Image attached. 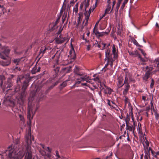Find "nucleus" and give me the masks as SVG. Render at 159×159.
<instances>
[{
    "label": "nucleus",
    "instance_id": "obj_1",
    "mask_svg": "<svg viewBox=\"0 0 159 159\" xmlns=\"http://www.w3.org/2000/svg\"><path fill=\"white\" fill-rule=\"evenodd\" d=\"M25 154L24 149L16 145H11L4 151L0 152V156H7L10 159H21Z\"/></svg>",
    "mask_w": 159,
    "mask_h": 159
},
{
    "label": "nucleus",
    "instance_id": "obj_2",
    "mask_svg": "<svg viewBox=\"0 0 159 159\" xmlns=\"http://www.w3.org/2000/svg\"><path fill=\"white\" fill-rule=\"evenodd\" d=\"M43 148V150H39V152L41 154L45 157L44 159H58L61 158L58 151L56 150L54 154L56 158L53 159L54 157L51 153L52 149L49 147L45 146L43 144H41Z\"/></svg>",
    "mask_w": 159,
    "mask_h": 159
},
{
    "label": "nucleus",
    "instance_id": "obj_3",
    "mask_svg": "<svg viewBox=\"0 0 159 159\" xmlns=\"http://www.w3.org/2000/svg\"><path fill=\"white\" fill-rule=\"evenodd\" d=\"M30 100V99H29L28 103L29 110L28 117L29 120H31L33 118L34 115L35 114L36 108L32 106Z\"/></svg>",
    "mask_w": 159,
    "mask_h": 159
},
{
    "label": "nucleus",
    "instance_id": "obj_4",
    "mask_svg": "<svg viewBox=\"0 0 159 159\" xmlns=\"http://www.w3.org/2000/svg\"><path fill=\"white\" fill-rule=\"evenodd\" d=\"M98 1V0H96V2L95 3L94 7L93 6V7L89 9V11L88 12L86 11V12L85 14V19L83 22V23L84 24V25H86L88 24V20L90 15L91 12L93 11L94 9L97 6Z\"/></svg>",
    "mask_w": 159,
    "mask_h": 159
},
{
    "label": "nucleus",
    "instance_id": "obj_5",
    "mask_svg": "<svg viewBox=\"0 0 159 159\" xmlns=\"http://www.w3.org/2000/svg\"><path fill=\"white\" fill-rule=\"evenodd\" d=\"M150 151L151 152L153 157L155 158H156L158 154H159V151L155 152L149 148V149H147L145 151L144 159H150Z\"/></svg>",
    "mask_w": 159,
    "mask_h": 159
},
{
    "label": "nucleus",
    "instance_id": "obj_6",
    "mask_svg": "<svg viewBox=\"0 0 159 159\" xmlns=\"http://www.w3.org/2000/svg\"><path fill=\"white\" fill-rule=\"evenodd\" d=\"M146 72L143 77V80L146 81L147 79L150 77V75L152 74V73L153 72V71L151 72L154 68L153 67H152L150 65L149 66H147L146 67ZM154 72H155L154 71Z\"/></svg>",
    "mask_w": 159,
    "mask_h": 159
},
{
    "label": "nucleus",
    "instance_id": "obj_7",
    "mask_svg": "<svg viewBox=\"0 0 159 159\" xmlns=\"http://www.w3.org/2000/svg\"><path fill=\"white\" fill-rule=\"evenodd\" d=\"M10 49L8 48L4 47L2 48L0 44V56L1 58L4 59L10 52Z\"/></svg>",
    "mask_w": 159,
    "mask_h": 159
},
{
    "label": "nucleus",
    "instance_id": "obj_8",
    "mask_svg": "<svg viewBox=\"0 0 159 159\" xmlns=\"http://www.w3.org/2000/svg\"><path fill=\"white\" fill-rule=\"evenodd\" d=\"M150 65L154 68V71H159V57L153 61Z\"/></svg>",
    "mask_w": 159,
    "mask_h": 159
},
{
    "label": "nucleus",
    "instance_id": "obj_9",
    "mask_svg": "<svg viewBox=\"0 0 159 159\" xmlns=\"http://www.w3.org/2000/svg\"><path fill=\"white\" fill-rule=\"evenodd\" d=\"M100 89L105 94H110L112 91L110 88L108 87L103 84H100Z\"/></svg>",
    "mask_w": 159,
    "mask_h": 159
},
{
    "label": "nucleus",
    "instance_id": "obj_10",
    "mask_svg": "<svg viewBox=\"0 0 159 159\" xmlns=\"http://www.w3.org/2000/svg\"><path fill=\"white\" fill-rule=\"evenodd\" d=\"M64 54L65 53L63 52L62 49H60L57 51V52L54 55V56L57 57V62L61 60L62 55Z\"/></svg>",
    "mask_w": 159,
    "mask_h": 159
},
{
    "label": "nucleus",
    "instance_id": "obj_11",
    "mask_svg": "<svg viewBox=\"0 0 159 159\" xmlns=\"http://www.w3.org/2000/svg\"><path fill=\"white\" fill-rule=\"evenodd\" d=\"M111 27H110L108 29L107 31L105 32H100L97 30H94V33L95 35L98 37H102L105 35H107L109 33L111 30Z\"/></svg>",
    "mask_w": 159,
    "mask_h": 159
},
{
    "label": "nucleus",
    "instance_id": "obj_12",
    "mask_svg": "<svg viewBox=\"0 0 159 159\" xmlns=\"http://www.w3.org/2000/svg\"><path fill=\"white\" fill-rule=\"evenodd\" d=\"M69 40V39L67 37L63 38L62 36L60 35L59 38H56L55 39V41L58 44H60L63 43L66 41L67 42Z\"/></svg>",
    "mask_w": 159,
    "mask_h": 159
},
{
    "label": "nucleus",
    "instance_id": "obj_13",
    "mask_svg": "<svg viewBox=\"0 0 159 159\" xmlns=\"http://www.w3.org/2000/svg\"><path fill=\"white\" fill-rule=\"evenodd\" d=\"M128 80L129 78L127 77V76H126L125 77L124 82V84H125V88L123 92V94L125 95L127 94L129 88V85L128 83Z\"/></svg>",
    "mask_w": 159,
    "mask_h": 159
},
{
    "label": "nucleus",
    "instance_id": "obj_14",
    "mask_svg": "<svg viewBox=\"0 0 159 159\" xmlns=\"http://www.w3.org/2000/svg\"><path fill=\"white\" fill-rule=\"evenodd\" d=\"M106 58L105 59L107 60V59H108V60H110V61L112 62L114 61V60L112 58V55L110 53V50L108 48L107 49L106 51Z\"/></svg>",
    "mask_w": 159,
    "mask_h": 159
},
{
    "label": "nucleus",
    "instance_id": "obj_15",
    "mask_svg": "<svg viewBox=\"0 0 159 159\" xmlns=\"http://www.w3.org/2000/svg\"><path fill=\"white\" fill-rule=\"evenodd\" d=\"M138 49L143 54L145 58V59L142 58V57H141L140 55L139 54H138V56L140 60L142 62H144L148 60V58L146 56V54L144 52L143 50L140 48H139Z\"/></svg>",
    "mask_w": 159,
    "mask_h": 159
},
{
    "label": "nucleus",
    "instance_id": "obj_16",
    "mask_svg": "<svg viewBox=\"0 0 159 159\" xmlns=\"http://www.w3.org/2000/svg\"><path fill=\"white\" fill-rule=\"evenodd\" d=\"M90 79L88 76L85 75L84 77H80V78L78 79V81L76 82V83L79 84L81 82H83L84 81H86V82H88L89 80Z\"/></svg>",
    "mask_w": 159,
    "mask_h": 159
},
{
    "label": "nucleus",
    "instance_id": "obj_17",
    "mask_svg": "<svg viewBox=\"0 0 159 159\" xmlns=\"http://www.w3.org/2000/svg\"><path fill=\"white\" fill-rule=\"evenodd\" d=\"M68 57L70 59H75V53L73 47H72L71 48L69 52V55H68Z\"/></svg>",
    "mask_w": 159,
    "mask_h": 159
},
{
    "label": "nucleus",
    "instance_id": "obj_18",
    "mask_svg": "<svg viewBox=\"0 0 159 159\" xmlns=\"http://www.w3.org/2000/svg\"><path fill=\"white\" fill-rule=\"evenodd\" d=\"M17 102L19 104H22L24 103V93H22L20 98H17Z\"/></svg>",
    "mask_w": 159,
    "mask_h": 159
},
{
    "label": "nucleus",
    "instance_id": "obj_19",
    "mask_svg": "<svg viewBox=\"0 0 159 159\" xmlns=\"http://www.w3.org/2000/svg\"><path fill=\"white\" fill-rule=\"evenodd\" d=\"M10 63V59L8 58L7 60H4L2 62V65L3 66H6L8 65Z\"/></svg>",
    "mask_w": 159,
    "mask_h": 159
},
{
    "label": "nucleus",
    "instance_id": "obj_20",
    "mask_svg": "<svg viewBox=\"0 0 159 159\" xmlns=\"http://www.w3.org/2000/svg\"><path fill=\"white\" fill-rule=\"evenodd\" d=\"M118 82L117 84V86L118 88L121 87L123 84V79L121 77H119L118 78Z\"/></svg>",
    "mask_w": 159,
    "mask_h": 159
},
{
    "label": "nucleus",
    "instance_id": "obj_21",
    "mask_svg": "<svg viewBox=\"0 0 159 159\" xmlns=\"http://www.w3.org/2000/svg\"><path fill=\"white\" fill-rule=\"evenodd\" d=\"M117 50L116 48H115V46L113 45L112 47V54L114 55V58H116L117 57Z\"/></svg>",
    "mask_w": 159,
    "mask_h": 159
},
{
    "label": "nucleus",
    "instance_id": "obj_22",
    "mask_svg": "<svg viewBox=\"0 0 159 159\" xmlns=\"http://www.w3.org/2000/svg\"><path fill=\"white\" fill-rule=\"evenodd\" d=\"M50 49V48L49 47L42 48L40 50V53H42V55H43L45 52H48Z\"/></svg>",
    "mask_w": 159,
    "mask_h": 159
},
{
    "label": "nucleus",
    "instance_id": "obj_23",
    "mask_svg": "<svg viewBox=\"0 0 159 159\" xmlns=\"http://www.w3.org/2000/svg\"><path fill=\"white\" fill-rule=\"evenodd\" d=\"M107 2L108 3V5H107V7L106 9L105 10V13H108L110 10L111 7L110 5V0H108Z\"/></svg>",
    "mask_w": 159,
    "mask_h": 159
},
{
    "label": "nucleus",
    "instance_id": "obj_24",
    "mask_svg": "<svg viewBox=\"0 0 159 159\" xmlns=\"http://www.w3.org/2000/svg\"><path fill=\"white\" fill-rule=\"evenodd\" d=\"M128 52L130 55L132 56H138V54H139L137 51H134V52L128 51Z\"/></svg>",
    "mask_w": 159,
    "mask_h": 159
},
{
    "label": "nucleus",
    "instance_id": "obj_25",
    "mask_svg": "<svg viewBox=\"0 0 159 159\" xmlns=\"http://www.w3.org/2000/svg\"><path fill=\"white\" fill-rule=\"evenodd\" d=\"M78 3H77L74 6V7L73 8V12H75V14H77L78 13Z\"/></svg>",
    "mask_w": 159,
    "mask_h": 159
},
{
    "label": "nucleus",
    "instance_id": "obj_26",
    "mask_svg": "<svg viewBox=\"0 0 159 159\" xmlns=\"http://www.w3.org/2000/svg\"><path fill=\"white\" fill-rule=\"evenodd\" d=\"M105 60V61H107V63L106 64H105V67H107L108 65V64H110L111 65V67L112 66V64H113V62L114 61H112V62H111V61H109L110 60H108V59H107V60Z\"/></svg>",
    "mask_w": 159,
    "mask_h": 159
},
{
    "label": "nucleus",
    "instance_id": "obj_27",
    "mask_svg": "<svg viewBox=\"0 0 159 159\" xmlns=\"http://www.w3.org/2000/svg\"><path fill=\"white\" fill-rule=\"evenodd\" d=\"M133 43H134V44L135 45H136V46L139 47H142V46L140 45L137 42V41L136 40H135L134 39L133 40Z\"/></svg>",
    "mask_w": 159,
    "mask_h": 159
},
{
    "label": "nucleus",
    "instance_id": "obj_28",
    "mask_svg": "<svg viewBox=\"0 0 159 159\" xmlns=\"http://www.w3.org/2000/svg\"><path fill=\"white\" fill-rule=\"evenodd\" d=\"M21 59L19 58L14 59L13 60L14 62L17 65L18 63L20 62Z\"/></svg>",
    "mask_w": 159,
    "mask_h": 159
},
{
    "label": "nucleus",
    "instance_id": "obj_29",
    "mask_svg": "<svg viewBox=\"0 0 159 159\" xmlns=\"http://www.w3.org/2000/svg\"><path fill=\"white\" fill-rule=\"evenodd\" d=\"M28 86V83L27 82H24V84L22 88L23 89H25Z\"/></svg>",
    "mask_w": 159,
    "mask_h": 159
},
{
    "label": "nucleus",
    "instance_id": "obj_30",
    "mask_svg": "<svg viewBox=\"0 0 159 159\" xmlns=\"http://www.w3.org/2000/svg\"><path fill=\"white\" fill-rule=\"evenodd\" d=\"M154 81L152 79V82H151L150 85V88H152L154 86Z\"/></svg>",
    "mask_w": 159,
    "mask_h": 159
},
{
    "label": "nucleus",
    "instance_id": "obj_31",
    "mask_svg": "<svg viewBox=\"0 0 159 159\" xmlns=\"http://www.w3.org/2000/svg\"><path fill=\"white\" fill-rule=\"evenodd\" d=\"M128 0H124V2L123 3V4H122V6H121V8H123L124 7L125 4L127 3L128 1Z\"/></svg>",
    "mask_w": 159,
    "mask_h": 159
},
{
    "label": "nucleus",
    "instance_id": "obj_32",
    "mask_svg": "<svg viewBox=\"0 0 159 159\" xmlns=\"http://www.w3.org/2000/svg\"><path fill=\"white\" fill-rule=\"evenodd\" d=\"M99 21H100L98 20L96 23V24L95 25V27H94V29H93V32H94V30H95V29L96 27H97V26H98Z\"/></svg>",
    "mask_w": 159,
    "mask_h": 159
},
{
    "label": "nucleus",
    "instance_id": "obj_33",
    "mask_svg": "<svg viewBox=\"0 0 159 159\" xmlns=\"http://www.w3.org/2000/svg\"><path fill=\"white\" fill-rule=\"evenodd\" d=\"M118 30L119 32H120L122 30V27L121 25H120V24L118 25Z\"/></svg>",
    "mask_w": 159,
    "mask_h": 159
},
{
    "label": "nucleus",
    "instance_id": "obj_34",
    "mask_svg": "<svg viewBox=\"0 0 159 159\" xmlns=\"http://www.w3.org/2000/svg\"><path fill=\"white\" fill-rule=\"evenodd\" d=\"M66 16V15H64L62 17V21L63 22H64V21L65 20Z\"/></svg>",
    "mask_w": 159,
    "mask_h": 159
},
{
    "label": "nucleus",
    "instance_id": "obj_35",
    "mask_svg": "<svg viewBox=\"0 0 159 159\" xmlns=\"http://www.w3.org/2000/svg\"><path fill=\"white\" fill-rule=\"evenodd\" d=\"M155 115L156 119L158 120L159 118V114L157 112L155 113Z\"/></svg>",
    "mask_w": 159,
    "mask_h": 159
},
{
    "label": "nucleus",
    "instance_id": "obj_36",
    "mask_svg": "<svg viewBox=\"0 0 159 159\" xmlns=\"http://www.w3.org/2000/svg\"><path fill=\"white\" fill-rule=\"evenodd\" d=\"M36 67H34L33 68V69L32 70V72L33 73H34L36 72L35 71H37V70H36Z\"/></svg>",
    "mask_w": 159,
    "mask_h": 159
},
{
    "label": "nucleus",
    "instance_id": "obj_37",
    "mask_svg": "<svg viewBox=\"0 0 159 159\" xmlns=\"http://www.w3.org/2000/svg\"><path fill=\"white\" fill-rule=\"evenodd\" d=\"M112 155V153H111V154L109 156H107L106 158H103L102 159H110L111 155Z\"/></svg>",
    "mask_w": 159,
    "mask_h": 159
},
{
    "label": "nucleus",
    "instance_id": "obj_38",
    "mask_svg": "<svg viewBox=\"0 0 159 159\" xmlns=\"http://www.w3.org/2000/svg\"><path fill=\"white\" fill-rule=\"evenodd\" d=\"M66 84L65 82H63V83L61 84V86L63 87H65L66 86Z\"/></svg>",
    "mask_w": 159,
    "mask_h": 159
},
{
    "label": "nucleus",
    "instance_id": "obj_39",
    "mask_svg": "<svg viewBox=\"0 0 159 159\" xmlns=\"http://www.w3.org/2000/svg\"><path fill=\"white\" fill-rule=\"evenodd\" d=\"M146 97L145 96H143L142 97V99L144 101H145L146 100Z\"/></svg>",
    "mask_w": 159,
    "mask_h": 159
},
{
    "label": "nucleus",
    "instance_id": "obj_40",
    "mask_svg": "<svg viewBox=\"0 0 159 159\" xmlns=\"http://www.w3.org/2000/svg\"><path fill=\"white\" fill-rule=\"evenodd\" d=\"M90 45H88L87 47V49L88 50H89L90 49Z\"/></svg>",
    "mask_w": 159,
    "mask_h": 159
},
{
    "label": "nucleus",
    "instance_id": "obj_41",
    "mask_svg": "<svg viewBox=\"0 0 159 159\" xmlns=\"http://www.w3.org/2000/svg\"><path fill=\"white\" fill-rule=\"evenodd\" d=\"M115 4H116V1H114L113 2V3H112V8H113V7L114 6Z\"/></svg>",
    "mask_w": 159,
    "mask_h": 159
},
{
    "label": "nucleus",
    "instance_id": "obj_42",
    "mask_svg": "<svg viewBox=\"0 0 159 159\" xmlns=\"http://www.w3.org/2000/svg\"><path fill=\"white\" fill-rule=\"evenodd\" d=\"M40 67H39L38 68V69L37 70V71H35V72H38L40 71Z\"/></svg>",
    "mask_w": 159,
    "mask_h": 159
},
{
    "label": "nucleus",
    "instance_id": "obj_43",
    "mask_svg": "<svg viewBox=\"0 0 159 159\" xmlns=\"http://www.w3.org/2000/svg\"><path fill=\"white\" fill-rule=\"evenodd\" d=\"M128 100V99L127 98H125V102H126V103L127 102Z\"/></svg>",
    "mask_w": 159,
    "mask_h": 159
},
{
    "label": "nucleus",
    "instance_id": "obj_44",
    "mask_svg": "<svg viewBox=\"0 0 159 159\" xmlns=\"http://www.w3.org/2000/svg\"><path fill=\"white\" fill-rule=\"evenodd\" d=\"M15 69L18 70H20V68H18V67H15Z\"/></svg>",
    "mask_w": 159,
    "mask_h": 159
},
{
    "label": "nucleus",
    "instance_id": "obj_45",
    "mask_svg": "<svg viewBox=\"0 0 159 159\" xmlns=\"http://www.w3.org/2000/svg\"><path fill=\"white\" fill-rule=\"evenodd\" d=\"M155 25H156V26L157 27H159L158 24V23H156Z\"/></svg>",
    "mask_w": 159,
    "mask_h": 159
},
{
    "label": "nucleus",
    "instance_id": "obj_46",
    "mask_svg": "<svg viewBox=\"0 0 159 159\" xmlns=\"http://www.w3.org/2000/svg\"><path fill=\"white\" fill-rule=\"evenodd\" d=\"M103 18V17H102V16H100V18H99V20L100 21Z\"/></svg>",
    "mask_w": 159,
    "mask_h": 159
},
{
    "label": "nucleus",
    "instance_id": "obj_47",
    "mask_svg": "<svg viewBox=\"0 0 159 159\" xmlns=\"http://www.w3.org/2000/svg\"><path fill=\"white\" fill-rule=\"evenodd\" d=\"M146 144V147H148L149 145V143L148 142L145 143Z\"/></svg>",
    "mask_w": 159,
    "mask_h": 159
},
{
    "label": "nucleus",
    "instance_id": "obj_48",
    "mask_svg": "<svg viewBox=\"0 0 159 159\" xmlns=\"http://www.w3.org/2000/svg\"><path fill=\"white\" fill-rule=\"evenodd\" d=\"M108 103V104L110 106V101H109V100H108V103Z\"/></svg>",
    "mask_w": 159,
    "mask_h": 159
},
{
    "label": "nucleus",
    "instance_id": "obj_49",
    "mask_svg": "<svg viewBox=\"0 0 159 159\" xmlns=\"http://www.w3.org/2000/svg\"><path fill=\"white\" fill-rule=\"evenodd\" d=\"M69 69V68H65L63 69V70H65L67 69V70H68Z\"/></svg>",
    "mask_w": 159,
    "mask_h": 159
},
{
    "label": "nucleus",
    "instance_id": "obj_50",
    "mask_svg": "<svg viewBox=\"0 0 159 159\" xmlns=\"http://www.w3.org/2000/svg\"><path fill=\"white\" fill-rule=\"evenodd\" d=\"M107 13H105H105L103 15V16H102V17H104L105 16V15L107 14Z\"/></svg>",
    "mask_w": 159,
    "mask_h": 159
},
{
    "label": "nucleus",
    "instance_id": "obj_51",
    "mask_svg": "<svg viewBox=\"0 0 159 159\" xmlns=\"http://www.w3.org/2000/svg\"><path fill=\"white\" fill-rule=\"evenodd\" d=\"M82 85H85V86H87V84L86 83H84V84H82Z\"/></svg>",
    "mask_w": 159,
    "mask_h": 159
},
{
    "label": "nucleus",
    "instance_id": "obj_52",
    "mask_svg": "<svg viewBox=\"0 0 159 159\" xmlns=\"http://www.w3.org/2000/svg\"><path fill=\"white\" fill-rule=\"evenodd\" d=\"M89 34H90V33L89 32H88L87 33V35L88 36L89 35Z\"/></svg>",
    "mask_w": 159,
    "mask_h": 159
},
{
    "label": "nucleus",
    "instance_id": "obj_53",
    "mask_svg": "<svg viewBox=\"0 0 159 159\" xmlns=\"http://www.w3.org/2000/svg\"><path fill=\"white\" fill-rule=\"evenodd\" d=\"M16 143H18V142H19V140L18 139H17V140H16Z\"/></svg>",
    "mask_w": 159,
    "mask_h": 159
},
{
    "label": "nucleus",
    "instance_id": "obj_54",
    "mask_svg": "<svg viewBox=\"0 0 159 159\" xmlns=\"http://www.w3.org/2000/svg\"><path fill=\"white\" fill-rule=\"evenodd\" d=\"M85 5V7H88L89 5V4H88V3H87L86 5Z\"/></svg>",
    "mask_w": 159,
    "mask_h": 159
},
{
    "label": "nucleus",
    "instance_id": "obj_55",
    "mask_svg": "<svg viewBox=\"0 0 159 159\" xmlns=\"http://www.w3.org/2000/svg\"><path fill=\"white\" fill-rule=\"evenodd\" d=\"M143 41L145 43H146V41H145L144 38H143Z\"/></svg>",
    "mask_w": 159,
    "mask_h": 159
},
{
    "label": "nucleus",
    "instance_id": "obj_56",
    "mask_svg": "<svg viewBox=\"0 0 159 159\" xmlns=\"http://www.w3.org/2000/svg\"><path fill=\"white\" fill-rule=\"evenodd\" d=\"M129 128L130 129H129L130 131H131L132 130L131 128V127H129Z\"/></svg>",
    "mask_w": 159,
    "mask_h": 159
},
{
    "label": "nucleus",
    "instance_id": "obj_57",
    "mask_svg": "<svg viewBox=\"0 0 159 159\" xmlns=\"http://www.w3.org/2000/svg\"><path fill=\"white\" fill-rule=\"evenodd\" d=\"M12 102V103L13 104H14V102Z\"/></svg>",
    "mask_w": 159,
    "mask_h": 159
},
{
    "label": "nucleus",
    "instance_id": "obj_58",
    "mask_svg": "<svg viewBox=\"0 0 159 159\" xmlns=\"http://www.w3.org/2000/svg\"><path fill=\"white\" fill-rule=\"evenodd\" d=\"M143 155H142V156H141V159H142V158H143Z\"/></svg>",
    "mask_w": 159,
    "mask_h": 159
},
{
    "label": "nucleus",
    "instance_id": "obj_59",
    "mask_svg": "<svg viewBox=\"0 0 159 159\" xmlns=\"http://www.w3.org/2000/svg\"><path fill=\"white\" fill-rule=\"evenodd\" d=\"M78 21V23H79L80 22V18H79Z\"/></svg>",
    "mask_w": 159,
    "mask_h": 159
},
{
    "label": "nucleus",
    "instance_id": "obj_60",
    "mask_svg": "<svg viewBox=\"0 0 159 159\" xmlns=\"http://www.w3.org/2000/svg\"><path fill=\"white\" fill-rule=\"evenodd\" d=\"M132 120L133 121H134V118H133V117H132Z\"/></svg>",
    "mask_w": 159,
    "mask_h": 159
},
{
    "label": "nucleus",
    "instance_id": "obj_61",
    "mask_svg": "<svg viewBox=\"0 0 159 159\" xmlns=\"http://www.w3.org/2000/svg\"><path fill=\"white\" fill-rule=\"evenodd\" d=\"M57 83H58V82L56 83L55 84V85L54 86H55V85H56Z\"/></svg>",
    "mask_w": 159,
    "mask_h": 159
},
{
    "label": "nucleus",
    "instance_id": "obj_62",
    "mask_svg": "<svg viewBox=\"0 0 159 159\" xmlns=\"http://www.w3.org/2000/svg\"><path fill=\"white\" fill-rule=\"evenodd\" d=\"M119 7V5H118V8Z\"/></svg>",
    "mask_w": 159,
    "mask_h": 159
},
{
    "label": "nucleus",
    "instance_id": "obj_63",
    "mask_svg": "<svg viewBox=\"0 0 159 159\" xmlns=\"http://www.w3.org/2000/svg\"><path fill=\"white\" fill-rule=\"evenodd\" d=\"M19 116H20V117H21V115H20Z\"/></svg>",
    "mask_w": 159,
    "mask_h": 159
},
{
    "label": "nucleus",
    "instance_id": "obj_64",
    "mask_svg": "<svg viewBox=\"0 0 159 159\" xmlns=\"http://www.w3.org/2000/svg\"><path fill=\"white\" fill-rule=\"evenodd\" d=\"M1 1H3L4 0H0Z\"/></svg>",
    "mask_w": 159,
    "mask_h": 159
}]
</instances>
